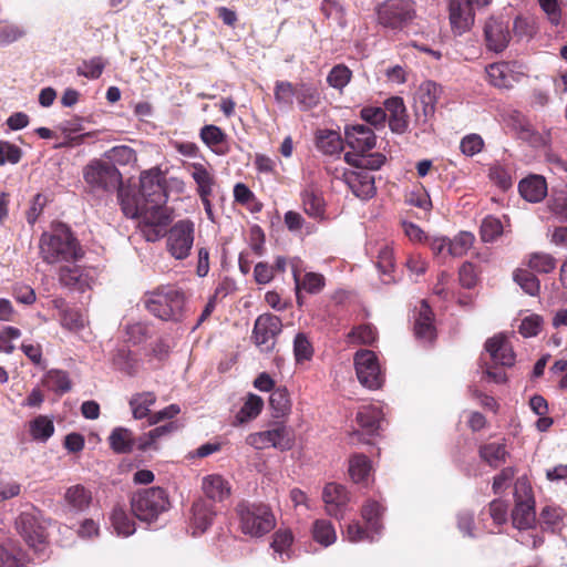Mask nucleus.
Masks as SVG:
<instances>
[{
  "label": "nucleus",
  "mask_w": 567,
  "mask_h": 567,
  "mask_svg": "<svg viewBox=\"0 0 567 567\" xmlns=\"http://www.w3.org/2000/svg\"><path fill=\"white\" fill-rule=\"evenodd\" d=\"M166 178L158 167L144 171L140 176V190L131 195L128 192H121L118 198L124 215L128 218H140L145 227H150L152 235L147 234L148 240L164 234L169 223L166 202Z\"/></svg>",
  "instance_id": "nucleus-1"
},
{
  "label": "nucleus",
  "mask_w": 567,
  "mask_h": 567,
  "mask_svg": "<svg viewBox=\"0 0 567 567\" xmlns=\"http://www.w3.org/2000/svg\"><path fill=\"white\" fill-rule=\"evenodd\" d=\"M344 159L353 164L357 169L339 171L336 168L333 173L334 181L344 183L353 193V195L360 199H369L375 194V179L371 169H378L384 163V156L381 154H371L368 157H358L352 159V155L347 153Z\"/></svg>",
  "instance_id": "nucleus-2"
},
{
  "label": "nucleus",
  "mask_w": 567,
  "mask_h": 567,
  "mask_svg": "<svg viewBox=\"0 0 567 567\" xmlns=\"http://www.w3.org/2000/svg\"><path fill=\"white\" fill-rule=\"evenodd\" d=\"M40 255L48 264L75 262L83 257L76 238L65 225L43 233L39 243Z\"/></svg>",
  "instance_id": "nucleus-3"
},
{
  "label": "nucleus",
  "mask_w": 567,
  "mask_h": 567,
  "mask_svg": "<svg viewBox=\"0 0 567 567\" xmlns=\"http://www.w3.org/2000/svg\"><path fill=\"white\" fill-rule=\"evenodd\" d=\"M145 308L165 321H179L185 312V296L173 286H162L147 292L143 299Z\"/></svg>",
  "instance_id": "nucleus-4"
},
{
  "label": "nucleus",
  "mask_w": 567,
  "mask_h": 567,
  "mask_svg": "<svg viewBox=\"0 0 567 567\" xmlns=\"http://www.w3.org/2000/svg\"><path fill=\"white\" fill-rule=\"evenodd\" d=\"M236 512L245 535L261 537L276 526L275 515L268 505L243 502L238 504Z\"/></svg>",
  "instance_id": "nucleus-5"
},
{
  "label": "nucleus",
  "mask_w": 567,
  "mask_h": 567,
  "mask_svg": "<svg viewBox=\"0 0 567 567\" xmlns=\"http://www.w3.org/2000/svg\"><path fill=\"white\" fill-rule=\"evenodd\" d=\"M382 513L383 507L381 504L374 501H368L361 512L365 527L359 522L350 523L344 532V538L350 543L377 540L383 527L380 522Z\"/></svg>",
  "instance_id": "nucleus-6"
},
{
  "label": "nucleus",
  "mask_w": 567,
  "mask_h": 567,
  "mask_svg": "<svg viewBox=\"0 0 567 567\" xmlns=\"http://www.w3.org/2000/svg\"><path fill=\"white\" fill-rule=\"evenodd\" d=\"M131 507L140 520L151 523L169 508L168 495L161 487L145 488L132 497Z\"/></svg>",
  "instance_id": "nucleus-7"
},
{
  "label": "nucleus",
  "mask_w": 567,
  "mask_h": 567,
  "mask_svg": "<svg viewBox=\"0 0 567 567\" xmlns=\"http://www.w3.org/2000/svg\"><path fill=\"white\" fill-rule=\"evenodd\" d=\"M83 178L94 192H112L121 184V173L105 159H92L83 168Z\"/></svg>",
  "instance_id": "nucleus-8"
},
{
  "label": "nucleus",
  "mask_w": 567,
  "mask_h": 567,
  "mask_svg": "<svg viewBox=\"0 0 567 567\" xmlns=\"http://www.w3.org/2000/svg\"><path fill=\"white\" fill-rule=\"evenodd\" d=\"M377 14L384 28L401 30L415 18V8L410 0H388L378 7Z\"/></svg>",
  "instance_id": "nucleus-9"
},
{
  "label": "nucleus",
  "mask_w": 567,
  "mask_h": 567,
  "mask_svg": "<svg viewBox=\"0 0 567 567\" xmlns=\"http://www.w3.org/2000/svg\"><path fill=\"white\" fill-rule=\"evenodd\" d=\"M515 507L512 513L513 526L518 530H527L535 526V501L530 486L523 480L515 484Z\"/></svg>",
  "instance_id": "nucleus-10"
},
{
  "label": "nucleus",
  "mask_w": 567,
  "mask_h": 567,
  "mask_svg": "<svg viewBox=\"0 0 567 567\" xmlns=\"http://www.w3.org/2000/svg\"><path fill=\"white\" fill-rule=\"evenodd\" d=\"M194 223L189 219L178 220L167 233L166 247L168 252L178 260L189 256L194 244Z\"/></svg>",
  "instance_id": "nucleus-11"
},
{
  "label": "nucleus",
  "mask_w": 567,
  "mask_h": 567,
  "mask_svg": "<svg viewBox=\"0 0 567 567\" xmlns=\"http://www.w3.org/2000/svg\"><path fill=\"white\" fill-rule=\"evenodd\" d=\"M354 367L358 380L364 388L377 390L382 386L384 377L373 351H358L354 355Z\"/></svg>",
  "instance_id": "nucleus-12"
},
{
  "label": "nucleus",
  "mask_w": 567,
  "mask_h": 567,
  "mask_svg": "<svg viewBox=\"0 0 567 567\" xmlns=\"http://www.w3.org/2000/svg\"><path fill=\"white\" fill-rule=\"evenodd\" d=\"M246 443L256 450L274 447L288 451L291 449L293 440L290 430L278 423L269 430L249 434L246 437Z\"/></svg>",
  "instance_id": "nucleus-13"
},
{
  "label": "nucleus",
  "mask_w": 567,
  "mask_h": 567,
  "mask_svg": "<svg viewBox=\"0 0 567 567\" xmlns=\"http://www.w3.org/2000/svg\"><path fill=\"white\" fill-rule=\"evenodd\" d=\"M491 0H451L450 21L455 33L462 34L474 24L475 9L486 7Z\"/></svg>",
  "instance_id": "nucleus-14"
},
{
  "label": "nucleus",
  "mask_w": 567,
  "mask_h": 567,
  "mask_svg": "<svg viewBox=\"0 0 567 567\" xmlns=\"http://www.w3.org/2000/svg\"><path fill=\"white\" fill-rule=\"evenodd\" d=\"M282 323L278 316L272 313L260 315L254 326L252 338L261 351H270L275 346L276 337L281 332Z\"/></svg>",
  "instance_id": "nucleus-15"
},
{
  "label": "nucleus",
  "mask_w": 567,
  "mask_h": 567,
  "mask_svg": "<svg viewBox=\"0 0 567 567\" xmlns=\"http://www.w3.org/2000/svg\"><path fill=\"white\" fill-rule=\"evenodd\" d=\"M442 93V86L433 81H425L419 86L416 92V114L420 117L421 110L424 123L434 116L436 104Z\"/></svg>",
  "instance_id": "nucleus-16"
},
{
  "label": "nucleus",
  "mask_w": 567,
  "mask_h": 567,
  "mask_svg": "<svg viewBox=\"0 0 567 567\" xmlns=\"http://www.w3.org/2000/svg\"><path fill=\"white\" fill-rule=\"evenodd\" d=\"M349 495L344 486L337 483H328L323 487L322 501L326 513L337 519H342L349 503Z\"/></svg>",
  "instance_id": "nucleus-17"
},
{
  "label": "nucleus",
  "mask_w": 567,
  "mask_h": 567,
  "mask_svg": "<svg viewBox=\"0 0 567 567\" xmlns=\"http://www.w3.org/2000/svg\"><path fill=\"white\" fill-rule=\"evenodd\" d=\"M344 138L347 145L359 155V157H365L364 153L373 150L377 142L374 132L363 124L347 127Z\"/></svg>",
  "instance_id": "nucleus-18"
},
{
  "label": "nucleus",
  "mask_w": 567,
  "mask_h": 567,
  "mask_svg": "<svg viewBox=\"0 0 567 567\" xmlns=\"http://www.w3.org/2000/svg\"><path fill=\"white\" fill-rule=\"evenodd\" d=\"M484 35L488 50L496 53L503 52L511 40L508 21L489 18L484 28Z\"/></svg>",
  "instance_id": "nucleus-19"
},
{
  "label": "nucleus",
  "mask_w": 567,
  "mask_h": 567,
  "mask_svg": "<svg viewBox=\"0 0 567 567\" xmlns=\"http://www.w3.org/2000/svg\"><path fill=\"white\" fill-rule=\"evenodd\" d=\"M18 529L25 543L37 553H41L45 547L44 529L38 524L31 515L23 513L17 520Z\"/></svg>",
  "instance_id": "nucleus-20"
},
{
  "label": "nucleus",
  "mask_w": 567,
  "mask_h": 567,
  "mask_svg": "<svg viewBox=\"0 0 567 567\" xmlns=\"http://www.w3.org/2000/svg\"><path fill=\"white\" fill-rule=\"evenodd\" d=\"M302 261L300 258L295 257L290 260V267L296 285L297 292L300 289L306 290L308 293L316 295L319 293L326 286V279L323 275L318 272H307L303 278H300Z\"/></svg>",
  "instance_id": "nucleus-21"
},
{
  "label": "nucleus",
  "mask_w": 567,
  "mask_h": 567,
  "mask_svg": "<svg viewBox=\"0 0 567 567\" xmlns=\"http://www.w3.org/2000/svg\"><path fill=\"white\" fill-rule=\"evenodd\" d=\"M485 349L497 364L511 367L515 362L514 351L503 336H495L488 339L485 343Z\"/></svg>",
  "instance_id": "nucleus-22"
},
{
  "label": "nucleus",
  "mask_w": 567,
  "mask_h": 567,
  "mask_svg": "<svg viewBox=\"0 0 567 567\" xmlns=\"http://www.w3.org/2000/svg\"><path fill=\"white\" fill-rule=\"evenodd\" d=\"M486 74L492 85L508 89L518 81V74L514 72L507 62H496L486 66Z\"/></svg>",
  "instance_id": "nucleus-23"
},
{
  "label": "nucleus",
  "mask_w": 567,
  "mask_h": 567,
  "mask_svg": "<svg viewBox=\"0 0 567 567\" xmlns=\"http://www.w3.org/2000/svg\"><path fill=\"white\" fill-rule=\"evenodd\" d=\"M414 333L415 337L423 342H432L435 338L433 312L425 300L421 301L417 315L415 317Z\"/></svg>",
  "instance_id": "nucleus-24"
},
{
  "label": "nucleus",
  "mask_w": 567,
  "mask_h": 567,
  "mask_svg": "<svg viewBox=\"0 0 567 567\" xmlns=\"http://www.w3.org/2000/svg\"><path fill=\"white\" fill-rule=\"evenodd\" d=\"M389 126L394 133H403L408 127L406 109L402 97L392 96L384 102Z\"/></svg>",
  "instance_id": "nucleus-25"
},
{
  "label": "nucleus",
  "mask_w": 567,
  "mask_h": 567,
  "mask_svg": "<svg viewBox=\"0 0 567 567\" xmlns=\"http://www.w3.org/2000/svg\"><path fill=\"white\" fill-rule=\"evenodd\" d=\"M192 513L190 526L195 536L208 529L216 514L212 504L204 499H198L193 504Z\"/></svg>",
  "instance_id": "nucleus-26"
},
{
  "label": "nucleus",
  "mask_w": 567,
  "mask_h": 567,
  "mask_svg": "<svg viewBox=\"0 0 567 567\" xmlns=\"http://www.w3.org/2000/svg\"><path fill=\"white\" fill-rule=\"evenodd\" d=\"M520 196L529 203H539L547 195V183L543 176L530 175L519 182Z\"/></svg>",
  "instance_id": "nucleus-27"
},
{
  "label": "nucleus",
  "mask_w": 567,
  "mask_h": 567,
  "mask_svg": "<svg viewBox=\"0 0 567 567\" xmlns=\"http://www.w3.org/2000/svg\"><path fill=\"white\" fill-rule=\"evenodd\" d=\"M199 137L215 154L225 155L228 152L227 135L217 125L207 124L200 128Z\"/></svg>",
  "instance_id": "nucleus-28"
},
{
  "label": "nucleus",
  "mask_w": 567,
  "mask_h": 567,
  "mask_svg": "<svg viewBox=\"0 0 567 567\" xmlns=\"http://www.w3.org/2000/svg\"><path fill=\"white\" fill-rule=\"evenodd\" d=\"M382 419L381 408L374 404L363 405L357 413V422L368 435L378 434Z\"/></svg>",
  "instance_id": "nucleus-29"
},
{
  "label": "nucleus",
  "mask_w": 567,
  "mask_h": 567,
  "mask_svg": "<svg viewBox=\"0 0 567 567\" xmlns=\"http://www.w3.org/2000/svg\"><path fill=\"white\" fill-rule=\"evenodd\" d=\"M202 488L205 495L214 502H223L230 496V485L219 474L203 477Z\"/></svg>",
  "instance_id": "nucleus-30"
},
{
  "label": "nucleus",
  "mask_w": 567,
  "mask_h": 567,
  "mask_svg": "<svg viewBox=\"0 0 567 567\" xmlns=\"http://www.w3.org/2000/svg\"><path fill=\"white\" fill-rule=\"evenodd\" d=\"M59 281L63 287L84 291L90 287L91 278L78 266H63L59 271Z\"/></svg>",
  "instance_id": "nucleus-31"
},
{
  "label": "nucleus",
  "mask_w": 567,
  "mask_h": 567,
  "mask_svg": "<svg viewBox=\"0 0 567 567\" xmlns=\"http://www.w3.org/2000/svg\"><path fill=\"white\" fill-rule=\"evenodd\" d=\"M301 200L305 213L317 220L326 219V202L322 194L312 187L301 193Z\"/></svg>",
  "instance_id": "nucleus-32"
},
{
  "label": "nucleus",
  "mask_w": 567,
  "mask_h": 567,
  "mask_svg": "<svg viewBox=\"0 0 567 567\" xmlns=\"http://www.w3.org/2000/svg\"><path fill=\"white\" fill-rule=\"evenodd\" d=\"M64 499L72 511L84 512L92 503V492L84 485L76 484L65 491Z\"/></svg>",
  "instance_id": "nucleus-33"
},
{
  "label": "nucleus",
  "mask_w": 567,
  "mask_h": 567,
  "mask_svg": "<svg viewBox=\"0 0 567 567\" xmlns=\"http://www.w3.org/2000/svg\"><path fill=\"white\" fill-rule=\"evenodd\" d=\"M109 444L116 454H128L134 450L135 437L130 429L117 426L112 430Z\"/></svg>",
  "instance_id": "nucleus-34"
},
{
  "label": "nucleus",
  "mask_w": 567,
  "mask_h": 567,
  "mask_svg": "<svg viewBox=\"0 0 567 567\" xmlns=\"http://www.w3.org/2000/svg\"><path fill=\"white\" fill-rule=\"evenodd\" d=\"M264 401L262 399L254 393H249L243 406L235 415V425L247 423L254 419H256L262 411Z\"/></svg>",
  "instance_id": "nucleus-35"
},
{
  "label": "nucleus",
  "mask_w": 567,
  "mask_h": 567,
  "mask_svg": "<svg viewBox=\"0 0 567 567\" xmlns=\"http://www.w3.org/2000/svg\"><path fill=\"white\" fill-rule=\"evenodd\" d=\"M316 145L319 151L327 155L339 154L343 148L340 134L331 130L318 131L316 136Z\"/></svg>",
  "instance_id": "nucleus-36"
},
{
  "label": "nucleus",
  "mask_w": 567,
  "mask_h": 567,
  "mask_svg": "<svg viewBox=\"0 0 567 567\" xmlns=\"http://www.w3.org/2000/svg\"><path fill=\"white\" fill-rule=\"evenodd\" d=\"M111 526L117 536L128 537L135 533V522L121 506H115L110 515Z\"/></svg>",
  "instance_id": "nucleus-37"
},
{
  "label": "nucleus",
  "mask_w": 567,
  "mask_h": 567,
  "mask_svg": "<svg viewBox=\"0 0 567 567\" xmlns=\"http://www.w3.org/2000/svg\"><path fill=\"white\" fill-rule=\"evenodd\" d=\"M112 362L116 370L130 377L135 375L140 370V361L133 357L131 350L126 347L116 350Z\"/></svg>",
  "instance_id": "nucleus-38"
},
{
  "label": "nucleus",
  "mask_w": 567,
  "mask_h": 567,
  "mask_svg": "<svg viewBox=\"0 0 567 567\" xmlns=\"http://www.w3.org/2000/svg\"><path fill=\"white\" fill-rule=\"evenodd\" d=\"M189 167L192 168L190 175L197 185V194L210 196L214 186L213 174L200 163H192Z\"/></svg>",
  "instance_id": "nucleus-39"
},
{
  "label": "nucleus",
  "mask_w": 567,
  "mask_h": 567,
  "mask_svg": "<svg viewBox=\"0 0 567 567\" xmlns=\"http://www.w3.org/2000/svg\"><path fill=\"white\" fill-rule=\"evenodd\" d=\"M293 536L289 530H277L274 535L270 544L274 549L275 559H279L281 563L287 561L291 558V545Z\"/></svg>",
  "instance_id": "nucleus-40"
},
{
  "label": "nucleus",
  "mask_w": 567,
  "mask_h": 567,
  "mask_svg": "<svg viewBox=\"0 0 567 567\" xmlns=\"http://www.w3.org/2000/svg\"><path fill=\"white\" fill-rule=\"evenodd\" d=\"M155 402L156 395L153 392H141L132 395L128 403L133 417L141 420L147 416Z\"/></svg>",
  "instance_id": "nucleus-41"
},
{
  "label": "nucleus",
  "mask_w": 567,
  "mask_h": 567,
  "mask_svg": "<svg viewBox=\"0 0 567 567\" xmlns=\"http://www.w3.org/2000/svg\"><path fill=\"white\" fill-rule=\"evenodd\" d=\"M42 382L48 390L56 394H64L71 390V381L69 375L62 370L48 371Z\"/></svg>",
  "instance_id": "nucleus-42"
},
{
  "label": "nucleus",
  "mask_w": 567,
  "mask_h": 567,
  "mask_svg": "<svg viewBox=\"0 0 567 567\" xmlns=\"http://www.w3.org/2000/svg\"><path fill=\"white\" fill-rule=\"evenodd\" d=\"M312 537L320 545L328 547L336 543L337 532L330 520L317 519L312 525Z\"/></svg>",
  "instance_id": "nucleus-43"
},
{
  "label": "nucleus",
  "mask_w": 567,
  "mask_h": 567,
  "mask_svg": "<svg viewBox=\"0 0 567 567\" xmlns=\"http://www.w3.org/2000/svg\"><path fill=\"white\" fill-rule=\"evenodd\" d=\"M377 267L382 276L384 284H391L394 281L392 272L394 270V255L393 249L384 245L380 248L377 257Z\"/></svg>",
  "instance_id": "nucleus-44"
},
{
  "label": "nucleus",
  "mask_w": 567,
  "mask_h": 567,
  "mask_svg": "<svg viewBox=\"0 0 567 567\" xmlns=\"http://www.w3.org/2000/svg\"><path fill=\"white\" fill-rule=\"evenodd\" d=\"M106 162L112 165L126 166L136 162L135 151L127 145H117L103 154Z\"/></svg>",
  "instance_id": "nucleus-45"
},
{
  "label": "nucleus",
  "mask_w": 567,
  "mask_h": 567,
  "mask_svg": "<svg viewBox=\"0 0 567 567\" xmlns=\"http://www.w3.org/2000/svg\"><path fill=\"white\" fill-rule=\"evenodd\" d=\"M480 456L492 467H498L505 462L507 451L504 444L492 442L481 446Z\"/></svg>",
  "instance_id": "nucleus-46"
},
{
  "label": "nucleus",
  "mask_w": 567,
  "mask_h": 567,
  "mask_svg": "<svg viewBox=\"0 0 567 567\" xmlns=\"http://www.w3.org/2000/svg\"><path fill=\"white\" fill-rule=\"evenodd\" d=\"M296 100L300 110L308 111L319 104L320 94L315 86L301 83L297 86Z\"/></svg>",
  "instance_id": "nucleus-47"
},
{
  "label": "nucleus",
  "mask_w": 567,
  "mask_h": 567,
  "mask_svg": "<svg viewBox=\"0 0 567 567\" xmlns=\"http://www.w3.org/2000/svg\"><path fill=\"white\" fill-rule=\"evenodd\" d=\"M297 95V86L289 81H277L274 97L278 105L290 109Z\"/></svg>",
  "instance_id": "nucleus-48"
},
{
  "label": "nucleus",
  "mask_w": 567,
  "mask_h": 567,
  "mask_svg": "<svg viewBox=\"0 0 567 567\" xmlns=\"http://www.w3.org/2000/svg\"><path fill=\"white\" fill-rule=\"evenodd\" d=\"M564 518V511L558 506H545L539 515V523L543 528L555 532L560 528Z\"/></svg>",
  "instance_id": "nucleus-49"
},
{
  "label": "nucleus",
  "mask_w": 567,
  "mask_h": 567,
  "mask_svg": "<svg viewBox=\"0 0 567 567\" xmlns=\"http://www.w3.org/2000/svg\"><path fill=\"white\" fill-rule=\"evenodd\" d=\"M53 433V422L47 416L39 415L30 423V434L37 441L45 442Z\"/></svg>",
  "instance_id": "nucleus-50"
},
{
  "label": "nucleus",
  "mask_w": 567,
  "mask_h": 567,
  "mask_svg": "<svg viewBox=\"0 0 567 567\" xmlns=\"http://www.w3.org/2000/svg\"><path fill=\"white\" fill-rule=\"evenodd\" d=\"M515 282L529 296H536L540 290L537 277L529 270L518 269L514 272Z\"/></svg>",
  "instance_id": "nucleus-51"
},
{
  "label": "nucleus",
  "mask_w": 567,
  "mask_h": 567,
  "mask_svg": "<svg viewBox=\"0 0 567 567\" xmlns=\"http://www.w3.org/2000/svg\"><path fill=\"white\" fill-rule=\"evenodd\" d=\"M371 471V463L364 455H353L349 462V473L351 478L359 483L367 480Z\"/></svg>",
  "instance_id": "nucleus-52"
},
{
  "label": "nucleus",
  "mask_w": 567,
  "mask_h": 567,
  "mask_svg": "<svg viewBox=\"0 0 567 567\" xmlns=\"http://www.w3.org/2000/svg\"><path fill=\"white\" fill-rule=\"evenodd\" d=\"M269 404L275 417L284 416L290 411L289 394L286 389H276L271 392Z\"/></svg>",
  "instance_id": "nucleus-53"
},
{
  "label": "nucleus",
  "mask_w": 567,
  "mask_h": 567,
  "mask_svg": "<svg viewBox=\"0 0 567 567\" xmlns=\"http://www.w3.org/2000/svg\"><path fill=\"white\" fill-rule=\"evenodd\" d=\"M352 76L351 70L344 64L333 66L327 76L328 84L339 91H342L350 82Z\"/></svg>",
  "instance_id": "nucleus-54"
},
{
  "label": "nucleus",
  "mask_w": 567,
  "mask_h": 567,
  "mask_svg": "<svg viewBox=\"0 0 567 567\" xmlns=\"http://www.w3.org/2000/svg\"><path fill=\"white\" fill-rule=\"evenodd\" d=\"M475 237L470 231L458 233L452 240H450L449 255L453 257H461L465 255L473 246Z\"/></svg>",
  "instance_id": "nucleus-55"
},
{
  "label": "nucleus",
  "mask_w": 567,
  "mask_h": 567,
  "mask_svg": "<svg viewBox=\"0 0 567 567\" xmlns=\"http://www.w3.org/2000/svg\"><path fill=\"white\" fill-rule=\"evenodd\" d=\"M105 61L101 56H94L83 61L76 69V73L86 79L95 80L101 76L105 69Z\"/></svg>",
  "instance_id": "nucleus-56"
},
{
  "label": "nucleus",
  "mask_w": 567,
  "mask_h": 567,
  "mask_svg": "<svg viewBox=\"0 0 567 567\" xmlns=\"http://www.w3.org/2000/svg\"><path fill=\"white\" fill-rule=\"evenodd\" d=\"M503 233L502 221L493 216H487L481 224V237L485 243H493Z\"/></svg>",
  "instance_id": "nucleus-57"
},
{
  "label": "nucleus",
  "mask_w": 567,
  "mask_h": 567,
  "mask_svg": "<svg viewBox=\"0 0 567 567\" xmlns=\"http://www.w3.org/2000/svg\"><path fill=\"white\" fill-rule=\"evenodd\" d=\"M293 354L297 362L307 361L312 358L313 348L306 333L299 332L296 334L293 339Z\"/></svg>",
  "instance_id": "nucleus-58"
},
{
  "label": "nucleus",
  "mask_w": 567,
  "mask_h": 567,
  "mask_svg": "<svg viewBox=\"0 0 567 567\" xmlns=\"http://www.w3.org/2000/svg\"><path fill=\"white\" fill-rule=\"evenodd\" d=\"M549 210L561 220H567V189L554 190L548 200Z\"/></svg>",
  "instance_id": "nucleus-59"
},
{
  "label": "nucleus",
  "mask_w": 567,
  "mask_h": 567,
  "mask_svg": "<svg viewBox=\"0 0 567 567\" xmlns=\"http://www.w3.org/2000/svg\"><path fill=\"white\" fill-rule=\"evenodd\" d=\"M528 266L532 270L548 274L556 268V259L545 252H535L530 256Z\"/></svg>",
  "instance_id": "nucleus-60"
},
{
  "label": "nucleus",
  "mask_w": 567,
  "mask_h": 567,
  "mask_svg": "<svg viewBox=\"0 0 567 567\" xmlns=\"http://www.w3.org/2000/svg\"><path fill=\"white\" fill-rule=\"evenodd\" d=\"M86 319L79 310H63L61 326L70 331L78 332L85 327Z\"/></svg>",
  "instance_id": "nucleus-61"
},
{
  "label": "nucleus",
  "mask_w": 567,
  "mask_h": 567,
  "mask_svg": "<svg viewBox=\"0 0 567 567\" xmlns=\"http://www.w3.org/2000/svg\"><path fill=\"white\" fill-rule=\"evenodd\" d=\"M22 157V151L17 145L0 141V166L6 164H18Z\"/></svg>",
  "instance_id": "nucleus-62"
},
{
  "label": "nucleus",
  "mask_w": 567,
  "mask_h": 567,
  "mask_svg": "<svg viewBox=\"0 0 567 567\" xmlns=\"http://www.w3.org/2000/svg\"><path fill=\"white\" fill-rule=\"evenodd\" d=\"M484 147V141L478 134L465 135L460 143L461 152L468 157H472L482 152Z\"/></svg>",
  "instance_id": "nucleus-63"
},
{
  "label": "nucleus",
  "mask_w": 567,
  "mask_h": 567,
  "mask_svg": "<svg viewBox=\"0 0 567 567\" xmlns=\"http://www.w3.org/2000/svg\"><path fill=\"white\" fill-rule=\"evenodd\" d=\"M488 176L491 181L502 190H507L513 185V178L511 173L502 165H493L489 168Z\"/></svg>",
  "instance_id": "nucleus-64"
}]
</instances>
